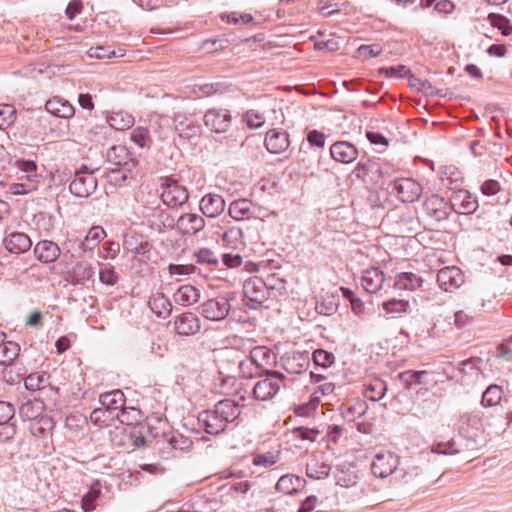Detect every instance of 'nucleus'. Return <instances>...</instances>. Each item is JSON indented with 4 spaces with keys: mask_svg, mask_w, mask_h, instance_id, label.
<instances>
[{
    "mask_svg": "<svg viewBox=\"0 0 512 512\" xmlns=\"http://www.w3.org/2000/svg\"><path fill=\"white\" fill-rule=\"evenodd\" d=\"M240 413L241 410L237 403L233 400L225 399L219 401L213 410L202 411L198 416V420L208 434L218 435L224 432L228 423L235 421Z\"/></svg>",
    "mask_w": 512,
    "mask_h": 512,
    "instance_id": "1",
    "label": "nucleus"
},
{
    "mask_svg": "<svg viewBox=\"0 0 512 512\" xmlns=\"http://www.w3.org/2000/svg\"><path fill=\"white\" fill-rule=\"evenodd\" d=\"M265 378L259 380L253 388V396L259 401L274 398L281 388L285 387V376L279 371L265 370Z\"/></svg>",
    "mask_w": 512,
    "mask_h": 512,
    "instance_id": "2",
    "label": "nucleus"
},
{
    "mask_svg": "<svg viewBox=\"0 0 512 512\" xmlns=\"http://www.w3.org/2000/svg\"><path fill=\"white\" fill-rule=\"evenodd\" d=\"M160 198L164 205L175 209L188 201L189 194L187 188L177 180L166 178L160 186Z\"/></svg>",
    "mask_w": 512,
    "mask_h": 512,
    "instance_id": "3",
    "label": "nucleus"
},
{
    "mask_svg": "<svg viewBox=\"0 0 512 512\" xmlns=\"http://www.w3.org/2000/svg\"><path fill=\"white\" fill-rule=\"evenodd\" d=\"M96 188L97 180L93 176V171L84 165L75 172V177L69 185L70 192L79 198L90 196Z\"/></svg>",
    "mask_w": 512,
    "mask_h": 512,
    "instance_id": "4",
    "label": "nucleus"
},
{
    "mask_svg": "<svg viewBox=\"0 0 512 512\" xmlns=\"http://www.w3.org/2000/svg\"><path fill=\"white\" fill-rule=\"evenodd\" d=\"M393 192L404 203H412L421 196L423 188L410 177H396L393 180Z\"/></svg>",
    "mask_w": 512,
    "mask_h": 512,
    "instance_id": "5",
    "label": "nucleus"
},
{
    "mask_svg": "<svg viewBox=\"0 0 512 512\" xmlns=\"http://www.w3.org/2000/svg\"><path fill=\"white\" fill-rule=\"evenodd\" d=\"M244 299L251 309H257L267 299L268 290L261 278L254 277L244 282Z\"/></svg>",
    "mask_w": 512,
    "mask_h": 512,
    "instance_id": "6",
    "label": "nucleus"
},
{
    "mask_svg": "<svg viewBox=\"0 0 512 512\" xmlns=\"http://www.w3.org/2000/svg\"><path fill=\"white\" fill-rule=\"evenodd\" d=\"M45 404L40 398L28 399L19 407V415L23 420L39 421L46 428L52 427V420L43 416Z\"/></svg>",
    "mask_w": 512,
    "mask_h": 512,
    "instance_id": "7",
    "label": "nucleus"
},
{
    "mask_svg": "<svg viewBox=\"0 0 512 512\" xmlns=\"http://www.w3.org/2000/svg\"><path fill=\"white\" fill-rule=\"evenodd\" d=\"M230 308L231 305L228 298L219 296L204 302L201 305L200 313L208 320L220 321L227 317Z\"/></svg>",
    "mask_w": 512,
    "mask_h": 512,
    "instance_id": "8",
    "label": "nucleus"
},
{
    "mask_svg": "<svg viewBox=\"0 0 512 512\" xmlns=\"http://www.w3.org/2000/svg\"><path fill=\"white\" fill-rule=\"evenodd\" d=\"M99 401L108 411L110 419H119L120 415L124 413L126 400L123 392L119 389L102 394Z\"/></svg>",
    "mask_w": 512,
    "mask_h": 512,
    "instance_id": "9",
    "label": "nucleus"
},
{
    "mask_svg": "<svg viewBox=\"0 0 512 512\" xmlns=\"http://www.w3.org/2000/svg\"><path fill=\"white\" fill-rule=\"evenodd\" d=\"M386 463L391 465L389 474L397 481L410 483L420 476V470L417 466H408L405 469L399 468V457L393 453H388Z\"/></svg>",
    "mask_w": 512,
    "mask_h": 512,
    "instance_id": "10",
    "label": "nucleus"
},
{
    "mask_svg": "<svg viewBox=\"0 0 512 512\" xmlns=\"http://www.w3.org/2000/svg\"><path fill=\"white\" fill-rule=\"evenodd\" d=\"M424 209L426 214L436 221L448 219L452 212L450 203L446 202L444 198L438 195L429 197L424 203Z\"/></svg>",
    "mask_w": 512,
    "mask_h": 512,
    "instance_id": "11",
    "label": "nucleus"
},
{
    "mask_svg": "<svg viewBox=\"0 0 512 512\" xmlns=\"http://www.w3.org/2000/svg\"><path fill=\"white\" fill-rule=\"evenodd\" d=\"M451 211L458 214H471L476 211L478 203L466 190H459L453 193L450 199Z\"/></svg>",
    "mask_w": 512,
    "mask_h": 512,
    "instance_id": "12",
    "label": "nucleus"
},
{
    "mask_svg": "<svg viewBox=\"0 0 512 512\" xmlns=\"http://www.w3.org/2000/svg\"><path fill=\"white\" fill-rule=\"evenodd\" d=\"M201 328L199 318L192 312H185L175 317L174 329L177 334L190 336L199 332Z\"/></svg>",
    "mask_w": 512,
    "mask_h": 512,
    "instance_id": "13",
    "label": "nucleus"
},
{
    "mask_svg": "<svg viewBox=\"0 0 512 512\" xmlns=\"http://www.w3.org/2000/svg\"><path fill=\"white\" fill-rule=\"evenodd\" d=\"M463 281L462 272L456 267H445L437 274V282L444 291H452L460 287Z\"/></svg>",
    "mask_w": 512,
    "mask_h": 512,
    "instance_id": "14",
    "label": "nucleus"
},
{
    "mask_svg": "<svg viewBox=\"0 0 512 512\" xmlns=\"http://www.w3.org/2000/svg\"><path fill=\"white\" fill-rule=\"evenodd\" d=\"M204 122L216 133H224L230 127L231 116L226 110H209L204 115Z\"/></svg>",
    "mask_w": 512,
    "mask_h": 512,
    "instance_id": "15",
    "label": "nucleus"
},
{
    "mask_svg": "<svg viewBox=\"0 0 512 512\" xmlns=\"http://www.w3.org/2000/svg\"><path fill=\"white\" fill-rule=\"evenodd\" d=\"M483 413L474 411L461 415L459 419V430L468 437H474L483 429Z\"/></svg>",
    "mask_w": 512,
    "mask_h": 512,
    "instance_id": "16",
    "label": "nucleus"
},
{
    "mask_svg": "<svg viewBox=\"0 0 512 512\" xmlns=\"http://www.w3.org/2000/svg\"><path fill=\"white\" fill-rule=\"evenodd\" d=\"M289 136L285 131L271 129L266 133L264 145L273 154H280L289 147Z\"/></svg>",
    "mask_w": 512,
    "mask_h": 512,
    "instance_id": "17",
    "label": "nucleus"
},
{
    "mask_svg": "<svg viewBox=\"0 0 512 512\" xmlns=\"http://www.w3.org/2000/svg\"><path fill=\"white\" fill-rule=\"evenodd\" d=\"M7 251L12 254H22L30 250L32 241L30 237L22 232L8 234L3 240Z\"/></svg>",
    "mask_w": 512,
    "mask_h": 512,
    "instance_id": "18",
    "label": "nucleus"
},
{
    "mask_svg": "<svg viewBox=\"0 0 512 512\" xmlns=\"http://www.w3.org/2000/svg\"><path fill=\"white\" fill-rule=\"evenodd\" d=\"M205 227L202 216L194 213L182 214L177 220V228L183 235H194Z\"/></svg>",
    "mask_w": 512,
    "mask_h": 512,
    "instance_id": "19",
    "label": "nucleus"
},
{
    "mask_svg": "<svg viewBox=\"0 0 512 512\" xmlns=\"http://www.w3.org/2000/svg\"><path fill=\"white\" fill-rule=\"evenodd\" d=\"M200 210L206 217L215 218L225 210V201L221 195L206 194L200 201Z\"/></svg>",
    "mask_w": 512,
    "mask_h": 512,
    "instance_id": "20",
    "label": "nucleus"
},
{
    "mask_svg": "<svg viewBox=\"0 0 512 512\" xmlns=\"http://www.w3.org/2000/svg\"><path fill=\"white\" fill-rule=\"evenodd\" d=\"M330 153L334 160L344 164L353 162L358 156L357 149L345 141L334 143L330 147Z\"/></svg>",
    "mask_w": 512,
    "mask_h": 512,
    "instance_id": "21",
    "label": "nucleus"
},
{
    "mask_svg": "<svg viewBox=\"0 0 512 512\" xmlns=\"http://www.w3.org/2000/svg\"><path fill=\"white\" fill-rule=\"evenodd\" d=\"M36 258L43 263L54 262L60 255V248L52 241L43 240L34 247Z\"/></svg>",
    "mask_w": 512,
    "mask_h": 512,
    "instance_id": "22",
    "label": "nucleus"
},
{
    "mask_svg": "<svg viewBox=\"0 0 512 512\" xmlns=\"http://www.w3.org/2000/svg\"><path fill=\"white\" fill-rule=\"evenodd\" d=\"M45 108L49 113L61 118L72 117L75 113L74 107L66 98H48Z\"/></svg>",
    "mask_w": 512,
    "mask_h": 512,
    "instance_id": "23",
    "label": "nucleus"
},
{
    "mask_svg": "<svg viewBox=\"0 0 512 512\" xmlns=\"http://www.w3.org/2000/svg\"><path fill=\"white\" fill-rule=\"evenodd\" d=\"M361 283L368 293H376L384 284V274L379 268L367 269L363 272Z\"/></svg>",
    "mask_w": 512,
    "mask_h": 512,
    "instance_id": "24",
    "label": "nucleus"
},
{
    "mask_svg": "<svg viewBox=\"0 0 512 512\" xmlns=\"http://www.w3.org/2000/svg\"><path fill=\"white\" fill-rule=\"evenodd\" d=\"M174 302L181 306H191L199 301L200 291L190 284L181 285L173 294Z\"/></svg>",
    "mask_w": 512,
    "mask_h": 512,
    "instance_id": "25",
    "label": "nucleus"
},
{
    "mask_svg": "<svg viewBox=\"0 0 512 512\" xmlns=\"http://www.w3.org/2000/svg\"><path fill=\"white\" fill-rule=\"evenodd\" d=\"M275 354L265 346H256L250 350L249 361L258 369H263L275 362Z\"/></svg>",
    "mask_w": 512,
    "mask_h": 512,
    "instance_id": "26",
    "label": "nucleus"
},
{
    "mask_svg": "<svg viewBox=\"0 0 512 512\" xmlns=\"http://www.w3.org/2000/svg\"><path fill=\"white\" fill-rule=\"evenodd\" d=\"M304 482L305 481L299 476L294 474H285L279 478L275 489L280 493L292 495L299 491V489L304 485Z\"/></svg>",
    "mask_w": 512,
    "mask_h": 512,
    "instance_id": "27",
    "label": "nucleus"
},
{
    "mask_svg": "<svg viewBox=\"0 0 512 512\" xmlns=\"http://www.w3.org/2000/svg\"><path fill=\"white\" fill-rule=\"evenodd\" d=\"M123 249L126 252L143 255L147 252V243L141 234L131 231L124 235Z\"/></svg>",
    "mask_w": 512,
    "mask_h": 512,
    "instance_id": "28",
    "label": "nucleus"
},
{
    "mask_svg": "<svg viewBox=\"0 0 512 512\" xmlns=\"http://www.w3.org/2000/svg\"><path fill=\"white\" fill-rule=\"evenodd\" d=\"M422 285V279L410 272H401L394 278L393 289L395 290H416Z\"/></svg>",
    "mask_w": 512,
    "mask_h": 512,
    "instance_id": "29",
    "label": "nucleus"
},
{
    "mask_svg": "<svg viewBox=\"0 0 512 512\" xmlns=\"http://www.w3.org/2000/svg\"><path fill=\"white\" fill-rule=\"evenodd\" d=\"M49 379L50 375H48L46 372L31 373L25 378L24 385L27 390L31 391L41 390L46 386H49L52 390L58 393L59 388L53 386L49 382Z\"/></svg>",
    "mask_w": 512,
    "mask_h": 512,
    "instance_id": "30",
    "label": "nucleus"
},
{
    "mask_svg": "<svg viewBox=\"0 0 512 512\" xmlns=\"http://www.w3.org/2000/svg\"><path fill=\"white\" fill-rule=\"evenodd\" d=\"M149 307L158 317L166 318L171 314L172 304L163 293L153 294L149 298Z\"/></svg>",
    "mask_w": 512,
    "mask_h": 512,
    "instance_id": "31",
    "label": "nucleus"
},
{
    "mask_svg": "<svg viewBox=\"0 0 512 512\" xmlns=\"http://www.w3.org/2000/svg\"><path fill=\"white\" fill-rule=\"evenodd\" d=\"M142 216L151 228L158 231H161L164 227H166L165 221L162 218L164 216H166V219L169 218L167 215H164L160 209V206H144L142 209Z\"/></svg>",
    "mask_w": 512,
    "mask_h": 512,
    "instance_id": "32",
    "label": "nucleus"
},
{
    "mask_svg": "<svg viewBox=\"0 0 512 512\" xmlns=\"http://www.w3.org/2000/svg\"><path fill=\"white\" fill-rule=\"evenodd\" d=\"M187 93L192 94H204L205 96H211L213 94H226L230 93L229 85L224 82H215L209 84H194L189 86Z\"/></svg>",
    "mask_w": 512,
    "mask_h": 512,
    "instance_id": "33",
    "label": "nucleus"
},
{
    "mask_svg": "<svg viewBox=\"0 0 512 512\" xmlns=\"http://www.w3.org/2000/svg\"><path fill=\"white\" fill-rule=\"evenodd\" d=\"M228 213L235 220L250 219L253 217L252 203L247 199L235 200L229 205Z\"/></svg>",
    "mask_w": 512,
    "mask_h": 512,
    "instance_id": "34",
    "label": "nucleus"
},
{
    "mask_svg": "<svg viewBox=\"0 0 512 512\" xmlns=\"http://www.w3.org/2000/svg\"><path fill=\"white\" fill-rule=\"evenodd\" d=\"M308 358L300 353L288 355L283 358V368L290 374H298L306 369Z\"/></svg>",
    "mask_w": 512,
    "mask_h": 512,
    "instance_id": "35",
    "label": "nucleus"
},
{
    "mask_svg": "<svg viewBox=\"0 0 512 512\" xmlns=\"http://www.w3.org/2000/svg\"><path fill=\"white\" fill-rule=\"evenodd\" d=\"M94 276V269L90 263L78 262L73 268L70 278L73 284H84Z\"/></svg>",
    "mask_w": 512,
    "mask_h": 512,
    "instance_id": "36",
    "label": "nucleus"
},
{
    "mask_svg": "<svg viewBox=\"0 0 512 512\" xmlns=\"http://www.w3.org/2000/svg\"><path fill=\"white\" fill-rule=\"evenodd\" d=\"M106 236L104 229L100 226H93L88 231L85 238L80 243V248L83 252L92 251L100 241Z\"/></svg>",
    "mask_w": 512,
    "mask_h": 512,
    "instance_id": "37",
    "label": "nucleus"
},
{
    "mask_svg": "<svg viewBox=\"0 0 512 512\" xmlns=\"http://www.w3.org/2000/svg\"><path fill=\"white\" fill-rule=\"evenodd\" d=\"M20 345L13 341H6L0 344V365L15 363L19 356Z\"/></svg>",
    "mask_w": 512,
    "mask_h": 512,
    "instance_id": "38",
    "label": "nucleus"
},
{
    "mask_svg": "<svg viewBox=\"0 0 512 512\" xmlns=\"http://www.w3.org/2000/svg\"><path fill=\"white\" fill-rule=\"evenodd\" d=\"M223 244L232 249L244 247L243 231L239 227H230L222 235Z\"/></svg>",
    "mask_w": 512,
    "mask_h": 512,
    "instance_id": "39",
    "label": "nucleus"
},
{
    "mask_svg": "<svg viewBox=\"0 0 512 512\" xmlns=\"http://www.w3.org/2000/svg\"><path fill=\"white\" fill-rule=\"evenodd\" d=\"M108 123L116 130H126L133 126L134 117L123 111L112 112L108 118Z\"/></svg>",
    "mask_w": 512,
    "mask_h": 512,
    "instance_id": "40",
    "label": "nucleus"
},
{
    "mask_svg": "<svg viewBox=\"0 0 512 512\" xmlns=\"http://www.w3.org/2000/svg\"><path fill=\"white\" fill-rule=\"evenodd\" d=\"M502 388L498 385H490L482 394L481 404L484 407H493L500 403L502 399Z\"/></svg>",
    "mask_w": 512,
    "mask_h": 512,
    "instance_id": "41",
    "label": "nucleus"
},
{
    "mask_svg": "<svg viewBox=\"0 0 512 512\" xmlns=\"http://www.w3.org/2000/svg\"><path fill=\"white\" fill-rule=\"evenodd\" d=\"M364 397L371 401L377 402L384 398V382L381 380H373L369 384L365 385L363 391Z\"/></svg>",
    "mask_w": 512,
    "mask_h": 512,
    "instance_id": "42",
    "label": "nucleus"
},
{
    "mask_svg": "<svg viewBox=\"0 0 512 512\" xmlns=\"http://www.w3.org/2000/svg\"><path fill=\"white\" fill-rule=\"evenodd\" d=\"M3 370L1 371V378L4 382L13 385L19 383L25 374L23 368H17L14 363L3 364Z\"/></svg>",
    "mask_w": 512,
    "mask_h": 512,
    "instance_id": "43",
    "label": "nucleus"
},
{
    "mask_svg": "<svg viewBox=\"0 0 512 512\" xmlns=\"http://www.w3.org/2000/svg\"><path fill=\"white\" fill-rule=\"evenodd\" d=\"M488 20L493 27L498 28L504 36H509L512 33V25L510 20L500 14L490 13Z\"/></svg>",
    "mask_w": 512,
    "mask_h": 512,
    "instance_id": "44",
    "label": "nucleus"
},
{
    "mask_svg": "<svg viewBox=\"0 0 512 512\" xmlns=\"http://www.w3.org/2000/svg\"><path fill=\"white\" fill-rule=\"evenodd\" d=\"M107 159L114 165H124L128 160V151L124 146H112L107 151Z\"/></svg>",
    "mask_w": 512,
    "mask_h": 512,
    "instance_id": "45",
    "label": "nucleus"
},
{
    "mask_svg": "<svg viewBox=\"0 0 512 512\" xmlns=\"http://www.w3.org/2000/svg\"><path fill=\"white\" fill-rule=\"evenodd\" d=\"M330 473V466L327 464H308L306 468V475L311 479H324Z\"/></svg>",
    "mask_w": 512,
    "mask_h": 512,
    "instance_id": "46",
    "label": "nucleus"
},
{
    "mask_svg": "<svg viewBox=\"0 0 512 512\" xmlns=\"http://www.w3.org/2000/svg\"><path fill=\"white\" fill-rule=\"evenodd\" d=\"M16 166L20 172L24 174V177L33 182L37 178L36 170L37 165L31 160H18Z\"/></svg>",
    "mask_w": 512,
    "mask_h": 512,
    "instance_id": "47",
    "label": "nucleus"
},
{
    "mask_svg": "<svg viewBox=\"0 0 512 512\" xmlns=\"http://www.w3.org/2000/svg\"><path fill=\"white\" fill-rule=\"evenodd\" d=\"M101 491L99 488L92 487L81 500V507L84 512H91L95 509L94 502L99 498Z\"/></svg>",
    "mask_w": 512,
    "mask_h": 512,
    "instance_id": "48",
    "label": "nucleus"
},
{
    "mask_svg": "<svg viewBox=\"0 0 512 512\" xmlns=\"http://www.w3.org/2000/svg\"><path fill=\"white\" fill-rule=\"evenodd\" d=\"M425 374H426L425 371L407 370V371L398 373L395 378L399 379L406 386H408V385H411V384H420L421 383V378Z\"/></svg>",
    "mask_w": 512,
    "mask_h": 512,
    "instance_id": "49",
    "label": "nucleus"
},
{
    "mask_svg": "<svg viewBox=\"0 0 512 512\" xmlns=\"http://www.w3.org/2000/svg\"><path fill=\"white\" fill-rule=\"evenodd\" d=\"M99 279L105 285L113 286L118 282V275L110 265H101Z\"/></svg>",
    "mask_w": 512,
    "mask_h": 512,
    "instance_id": "50",
    "label": "nucleus"
},
{
    "mask_svg": "<svg viewBox=\"0 0 512 512\" xmlns=\"http://www.w3.org/2000/svg\"><path fill=\"white\" fill-rule=\"evenodd\" d=\"M280 459L279 453L267 452L258 454L253 458V464L256 466H263L265 468L271 467L276 464Z\"/></svg>",
    "mask_w": 512,
    "mask_h": 512,
    "instance_id": "51",
    "label": "nucleus"
},
{
    "mask_svg": "<svg viewBox=\"0 0 512 512\" xmlns=\"http://www.w3.org/2000/svg\"><path fill=\"white\" fill-rule=\"evenodd\" d=\"M15 108L10 104L0 105V128L5 125H11L16 116Z\"/></svg>",
    "mask_w": 512,
    "mask_h": 512,
    "instance_id": "52",
    "label": "nucleus"
},
{
    "mask_svg": "<svg viewBox=\"0 0 512 512\" xmlns=\"http://www.w3.org/2000/svg\"><path fill=\"white\" fill-rule=\"evenodd\" d=\"M244 121L247 123L248 127L256 129L264 124L265 119L261 112L251 109L244 115Z\"/></svg>",
    "mask_w": 512,
    "mask_h": 512,
    "instance_id": "53",
    "label": "nucleus"
},
{
    "mask_svg": "<svg viewBox=\"0 0 512 512\" xmlns=\"http://www.w3.org/2000/svg\"><path fill=\"white\" fill-rule=\"evenodd\" d=\"M334 355L328 351L317 349L313 352V360L316 365L321 367H329L334 362Z\"/></svg>",
    "mask_w": 512,
    "mask_h": 512,
    "instance_id": "54",
    "label": "nucleus"
},
{
    "mask_svg": "<svg viewBox=\"0 0 512 512\" xmlns=\"http://www.w3.org/2000/svg\"><path fill=\"white\" fill-rule=\"evenodd\" d=\"M409 302L404 299L389 298L386 300V314L406 312Z\"/></svg>",
    "mask_w": 512,
    "mask_h": 512,
    "instance_id": "55",
    "label": "nucleus"
},
{
    "mask_svg": "<svg viewBox=\"0 0 512 512\" xmlns=\"http://www.w3.org/2000/svg\"><path fill=\"white\" fill-rule=\"evenodd\" d=\"M409 86L418 92H422L424 96H433L434 94L433 87L428 81H422L413 76L409 79Z\"/></svg>",
    "mask_w": 512,
    "mask_h": 512,
    "instance_id": "56",
    "label": "nucleus"
},
{
    "mask_svg": "<svg viewBox=\"0 0 512 512\" xmlns=\"http://www.w3.org/2000/svg\"><path fill=\"white\" fill-rule=\"evenodd\" d=\"M169 443L174 449L182 451L189 450L193 444L190 438L181 434H173L169 439Z\"/></svg>",
    "mask_w": 512,
    "mask_h": 512,
    "instance_id": "57",
    "label": "nucleus"
},
{
    "mask_svg": "<svg viewBox=\"0 0 512 512\" xmlns=\"http://www.w3.org/2000/svg\"><path fill=\"white\" fill-rule=\"evenodd\" d=\"M15 413L14 406L6 401H0V426H6L13 418Z\"/></svg>",
    "mask_w": 512,
    "mask_h": 512,
    "instance_id": "58",
    "label": "nucleus"
},
{
    "mask_svg": "<svg viewBox=\"0 0 512 512\" xmlns=\"http://www.w3.org/2000/svg\"><path fill=\"white\" fill-rule=\"evenodd\" d=\"M90 420L96 425L106 426L112 419L109 418L108 411L102 406L101 408H96L91 412Z\"/></svg>",
    "mask_w": 512,
    "mask_h": 512,
    "instance_id": "59",
    "label": "nucleus"
},
{
    "mask_svg": "<svg viewBox=\"0 0 512 512\" xmlns=\"http://www.w3.org/2000/svg\"><path fill=\"white\" fill-rule=\"evenodd\" d=\"M195 257L198 263H206L216 265L218 258L216 254L209 248H201L195 253Z\"/></svg>",
    "mask_w": 512,
    "mask_h": 512,
    "instance_id": "60",
    "label": "nucleus"
},
{
    "mask_svg": "<svg viewBox=\"0 0 512 512\" xmlns=\"http://www.w3.org/2000/svg\"><path fill=\"white\" fill-rule=\"evenodd\" d=\"M131 140L140 147H144L149 139V130L144 127H137L131 132Z\"/></svg>",
    "mask_w": 512,
    "mask_h": 512,
    "instance_id": "61",
    "label": "nucleus"
},
{
    "mask_svg": "<svg viewBox=\"0 0 512 512\" xmlns=\"http://www.w3.org/2000/svg\"><path fill=\"white\" fill-rule=\"evenodd\" d=\"M455 442L449 441L446 443H438L432 447V451L438 454L453 455L459 453V450L454 447Z\"/></svg>",
    "mask_w": 512,
    "mask_h": 512,
    "instance_id": "62",
    "label": "nucleus"
},
{
    "mask_svg": "<svg viewBox=\"0 0 512 512\" xmlns=\"http://www.w3.org/2000/svg\"><path fill=\"white\" fill-rule=\"evenodd\" d=\"M501 190V186L496 180H486L482 186L481 191L486 196H493Z\"/></svg>",
    "mask_w": 512,
    "mask_h": 512,
    "instance_id": "63",
    "label": "nucleus"
},
{
    "mask_svg": "<svg viewBox=\"0 0 512 512\" xmlns=\"http://www.w3.org/2000/svg\"><path fill=\"white\" fill-rule=\"evenodd\" d=\"M83 9V4L80 0H72L66 7L65 13L69 20H73Z\"/></svg>",
    "mask_w": 512,
    "mask_h": 512,
    "instance_id": "64",
    "label": "nucleus"
}]
</instances>
